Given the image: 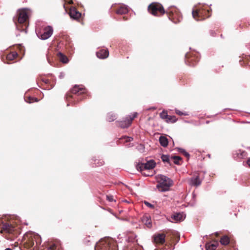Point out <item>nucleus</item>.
Returning <instances> with one entry per match:
<instances>
[{
  "label": "nucleus",
  "instance_id": "30",
  "mask_svg": "<svg viewBox=\"0 0 250 250\" xmlns=\"http://www.w3.org/2000/svg\"><path fill=\"white\" fill-rule=\"evenodd\" d=\"M18 56V53L15 52H13L8 54L6 56L7 60H13Z\"/></svg>",
  "mask_w": 250,
  "mask_h": 250
},
{
  "label": "nucleus",
  "instance_id": "15",
  "mask_svg": "<svg viewBox=\"0 0 250 250\" xmlns=\"http://www.w3.org/2000/svg\"><path fill=\"white\" fill-rule=\"evenodd\" d=\"M160 117L163 119L167 120V122H170L171 123H174L176 121V118L175 116H169L167 114V111H163L160 114Z\"/></svg>",
  "mask_w": 250,
  "mask_h": 250
},
{
  "label": "nucleus",
  "instance_id": "31",
  "mask_svg": "<svg viewBox=\"0 0 250 250\" xmlns=\"http://www.w3.org/2000/svg\"><path fill=\"white\" fill-rule=\"evenodd\" d=\"M171 159L173 161V163L176 165H180V162L182 161V158L178 156H172Z\"/></svg>",
  "mask_w": 250,
  "mask_h": 250
},
{
  "label": "nucleus",
  "instance_id": "33",
  "mask_svg": "<svg viewBox=\"0 0 250 250\" xmlns=\"http://www.w3.org/2000/svg\"><path fill=\"white\" fill-rule=\"evenodd\" d=\"M123 140H125V142H130L133 140V138L131 137H129L127 136H125L123 138H121L120 139V142L123 141Z\"/></svg>",
  "mask_w": 250,
  "mask_h": 250
},
{
  "label": "nucleus",
  "instance_id": "32",
  "mask_svg": "<svg viewBox=\"0 0 250 250\" xmlns=\"http://www.w3.org/2000/svg\"><path fill=\"white\" fill-rule=\"evenodd\" d=\"M161 159L164 162H167L170 165H171L170 162V160L171 159V158H169V156L168 155L163 154L161 156Z\"/></svg>",
  "mask_w": 250,
  "mask_h": 250
},
{
  "label": "nucleus",
  "instance_id": "39",
  "mask_svg": "<svg viewBox=\"0 0 250 250\" xmlns=\"http://www.w3.org/2000/svg\"><path fill=\"white\" fill-rule=\"evenodd\" d=\"M64 77V74L63 72H61L60 73V75L59 76V78L62 79Z\"/></svg>",
  "mask_w": 250,
  "mask_h": 250
},
{
  "label": "nucleus",
  "instance_id": "3",
  "mask_svg": "<svg viewBox=\"0 0 250 250\" xmlns=\"http://www.w3.org/2000/svg\"><path fill=\"white\" fill-rule=\"evenodd\" d=\"M95 250H118L117 243L112 238H105L97 243Z\"/></svg>",
  "mask_w": 250,
  "mask_h": 250
},
{
  "label": "nucleus",
  "instance_id": "28",
  "mask_svg": "<svg viewBox=\"0 0 250 250\" xmlns=\"http://www.w3.org/2000/svg\"><path fill=\"white\" fill-rule=\"evenodd\" d=\"M117 119L115 114L113 113H109L107 115L106 119L108 122H113Z\"/></svg>",
  "mask_w": 250,
  "mask_h": 250
},
{
  "label": "nucleus",
  "instance_id": "26",
  "mask_svg": "<svg viewBox=\"0 0 250 250\" xmlns=\"http://www.w3.org/2000/svg\"><path fill=\"white\" fill-rule=\"evenodd\" d=\"M159 141L162 146L166 147L168 145V141L167 138L165 136H160Z\"/></svg>",
  "mask_w": 250,
  "mask_h": 250
},
{
  "label": "nucleus",
  "instance_id": "18",
  "mask_svg": "<svg viewBox=\"0 0 250 250\" xmlns=\"http://www.w3.org/2000/svg\"><path fill=\"white\" fill-rule=\"evenodd\" d=\"M183 220V216L180 213H176L171 216V219L170 221L171 222L177 223L178 222H181Z\"/></svg>",
  "mask_w": 250,
  "mask_h": 250
},
{
  "label": "nucleus",
  "instance_id": "16",
  "mask_svg": "<svg viewBox=\"0 0 250 250\" xmlns=\"http://www.w3.org/2000/svg\"><path fill=\"white\" fill-rule=\"evenodd\" d=\"M166 237L164 233L156 234L154 236V242L157 244L163 245L165 242Z\"/></svg>",
  "mask_w": 250,
  "mask_h": 250
},
{
  "label": "nucleus",
  "instance_id": "27",
  "mask_svg": "<svg viewBox=\"0 0 250 250\" xmlns=\"http://www.w3.org/2000/svg\"><path fill=\"white\" fill-rule=\"evenodd\" d=\"M233 155L235 157L242 158L245 156V152L241 150H236L233 153Z\"/></svg>",
  "mask_w": 250,
  "mask_h": 250
},
{
  "label": "nucleus",
  "instance_id": "11",
  "mask_svg": "<svg viewBox=\"0 0 250 250\" xmlns=\"http://www.w3.org/2000/svg\"><path fill=\"white\" fill-rule=\"evenodd\" d=\"M70 94H86L88 92L83 85H75L71 89Z\"/></svg>",
  "mask_w": 250,
  "mask_h": 250
},
{
  "label": "nucleus",
  "instance_id": "9",
  "mask_svg": "<svg viewBox=\"0 0 250 250\" xmlns=\"http://www.w3.org/2000/svg\"><path fill=\"white\" fill-rule=\"evenodd\" d=\"M53 32V27L51 26H47L43 29L42 32H38L37 35L41 40H45L49 38Z\"/></svg>",
  "mask_w": 250,
  "mask_h": 250
},
{
  "label": "nucleus",
  "instance_id": "19",
  "mask_svg": "<svg viewBox=\"0 0 250 250\" xmlns=\"http://www.w3.org/2000/svg\"><path fill=\"white\" fill-rule=\"evenodd\" d=\"M47 250H61V246L59 242H54L48 244Z\"/></svg>",
  "mask_w": 250,
  "mask_h": 250
},
{
  "label": "nucleus",
  "instance_id": "46",
  "mask_svg": "<svg viewBox=\"0 0 250 250\" xmlns=\"http://www.w3.org/2000/svg\"><path fill=\"white\" fill-rule=\"evenodd\" d=\"M215 235H216V236H217H217H218V233L217 232H216V233H215Z\"/></svg>",
  "mask_w": 250,
  "mask_h": 250
},
{
  "label": "nucleus",
  "instance_id": "37",
  "mask_svg": "<svg viewBox=\"0 0 250 250\" xmlns=\"http://www.w3.org/2000/svg\"><path fill=\"white\" fill-rule=\"evenodd\" d=\"M74 99L73 95H66V99L67 101H70Z\"/></svg>",
  "mask_w": 250,
  "mask_h": 250
},
{
  "label": "nucleus",
  "instance_id": "41",
  "mask_svg": "<svg viewBox=\"0 0 250 250\" xmlns=\"http://www.w3.org/2000/svg\"><path fill=\"white\" fill-rule=\"evenodd\" d=\"M156 109V107H150V108L147 109V110H155Z\"/></svg>",
  "mask_w": 250,
  "mask_h": 250
},
{
  "label": "nucleus",
  "instance_id": "38",
  "mask_svg": "<svg viewBox=\"0 0 250 250\" xmlns=\"http://www.w3.org/2000/svg\"><path fill=\"white\" fill-rule=\"evenodd\" d=\"M91 242V240H90V238L89 236H88V237H86L84 239V242L88 245L89 243H90Z\"/></svg>",
  "mask_w": 250,
  "mask_h": 250
},
{
  "label": "nucleus",
  "instance_id": "23",
  "mask_svg": "<svg viewBox=\"0 0 250 250\" xmlns=\"http://www.w3.org/2000/svg\"><path fill=\"white\" fill-rule=\"evenodd\" d=\"M24 100L28 103H32L35 102H38V100L37 98H35L31 95H24Z\"/></svg>",
  "mask_w": 250,
  "mask_h": 250
},
{
  "label": "nucleus",
  "instance_id": "2",
  "mask_svg": "<svg viewBox=\"0 0 250 250\" xmlns=\"http://www.w3.org/2000/svg\"><path fill=\"white\" fill-rule=\"evenodd\" d=\"M41 243V238L38 234L28 232L23 236L22 244L25 249L38 250V245Z\"/></svg>",
  "mask_w": 250,
  "mask_h": 250
},
{
  "label": "nucleus",
  "instance_id": "13",
  "mask_svg": "<svg viewBox=\"0 0 250 250\" xmlns=\"http://www.w3.org/2000/svg\"><path fill=\"white\" fill-rule=\"evenodd\" d=\"M202 183V179L200 178V174L196 173L194 176L189 180V185L198 187L201 185Z\"/></svg>",
  "mask_w": 250,
  "mask_h": 250
},
{
  "label": "nucleus",
  "instance_id": "45",
  "mask_svg": "<svg viewBox=\"0 0 250 250\" xmlns=\"http://www.w3.org/2000/svg\"><path fill=\"white\" fill-rule=\"evenodd\" d=\"M5 250H12L10 248H6Z\"/></svg>",
  "mask_w": 250,
  "mask_h": 250
},
{
  "label": "nucleus",
  "instance_id": "20",
  "mask_svg": "<svg viewBox=\"0 0 250 250\" xmlns=\"http://www.w3.org/2000/svg\"><path fill=\"white\" fill-rule=\"evenodd\" d=\"M142 222L148 228H150L152 226L151 220L149 216L145 215L142 218Z\"/></svg>",
  "mask_w": 250,
  "mask_h": 250
},
{
  "label": "nucleus",
  "instance_id": "25",
  "mask_svg": "<svg viewBox=\"0 0 250 250\" xmlns=\"http://www.w3.org/2000/svg\"><path fill=\"white\" fill-rule=\"evenodd\" d=\"M58 57H59L60 61L62 63H66L68 62H69V60H68V59L67 58V57L65 55H64L63 54H62V53H61L60 52H59L58 53Z\"/></svg>",
  "mask_w": 250,
  "mask_h": 250
},
{
  "label": "nucleus",
  "instance_id": "34",
  "mask_svg": "<svg viewBox=\"0 0 250 250\" xmlns=\"http://www.w3.org/2000/svg\"><path fill=\"white\" fill-rule=\"evenodd\" d=\"M180 152L184 155L186 157H187V158H189V154L187 152H186L184 149H180Z\"/></svg>",
  "mask_w": 250,
  "mask_h": 250
},
{
  "label": "nucleus",
  "instance_id": "21",
  "mask_svg": "<svg viewBox=\"0 0 250 250\" xmlns=\"http://www.w3.org/2000/svg\"><path fill=\"white\" fill-rule=\"evenodd\" d=\"M192 15L193 18L196 21H200L199 19L200 16L203 15V12L200 10H193L192 11Z\"/></svg>",
  "mask_w": 250,
  "mask_h": 250
},
{
  "label": "nucleus",
  "instance_id": "14",
  "mask_svg": "<svg viewBox=\"0 0 250 250\" xmlns=\"http://www.w3.org/2000/svg\"><path fill=\"white\" fill-rule=\"evenodd\" d=\"M69 14L70 18L74 20H78L82 15V14L74 7L70 9Z\"/></svg>",
  "mask_w": 250,
  "mask_h": 250
},
{
  "label": "nucleus",
  "instance_id": "35",
  "mask_svg": "<svg viewBox=\"0 0 250 250\" xmlns=\"http://www.w3.org/2000/svg\"><path fill=\"white\" fill-rule=\"evenodd\" d=\"M106 197V199L109 202H112L114 201L113 196L111 195H107Z\"/></svg>",
  "mask_w": 250,
  "mask_h": 250
},
{
  "label": "nucleus",
  "instance_id": "6",
  "mask_svg": "<svg viewBox=\"0 0 250 250\" xmlns=\"http://www.w3.org/2000/svg\"><path fill=\"white\" fill-rule=\"evenodd\" d=\"M149 12L154 16H159V14L163 15L165 13V11L162 4L153 2L150 4L148 7Z\"/></svg>",
  "mask_w": 250,
  "mask_h": 250
},
{
  "label": "nucleus",
  "instance_id": "29",
  "mask_svg": "<svg viewBox=\"0 0 250 250\" xmlns=\"http://www.w3.org/2000/svg\"><path fill=\"white\" fill-rule=\"evenodd\" d=\"M220 242L222 245H227L229 243V239L227 236L225 235L221 238Z\"/></svg>",
  "mask_w": 250,
  "mask_h": 250
},
{
  "label": "nucleus",
  "instance_id": "44",
  "mask_svg": "<svg viewBox=\"0 0 250 250\" xmlns=\"http://www.w3.org/2000/svg\"><path fill=\"white\" fill-rule=\"evenodd\" d=\"M247 164L249 166V167H250V159H249L248 161H247Z\"/></svg>",
  "mask_w": 250,
  "mask_h": 250
},
{
  "label": "nucleus",
  "instance_id": "8",
  "mask_svg": "<svg viewBox=\"0 0 250 250\" xmlns=\"http://www.w3.org/2000/svg\"><path fill=\"white\" fill-rule=\"evenodd\" d=\"M166 12L168 14L169 19L171 20L173 22L176 23L180 21L181 20L180 14L175 8L172 9H169Z\"/></svg>",
  "mask_w": 250,
  "mask_h": 250
},
{
  "label": "nucleus",
  "instance_id": "42",
  "mask_svg": "<svg viewBox=\"0 0 250 250\" xmlns=\"http://www.w3.org/2000/svg\"><path fill=\"white\" fill-rule=\"evenodd\" d=\"M176 114H179V115H182V112L181 111H176Z\"/></svg>",
  "mask_w": 250,
  "mask_h": 250
},
{
  "label": "nucleus",
  "instance_id": "22",
  "mask_svg": "<svg viewBox=\"0 0 250 250\" xmlns=\"http://www.w3.org/2000/svg\"><path fill=\"white\" fill-rule=\"evenodd\" d=\"M128 11L127 6L123 5L121 6L117 10L116 13L117 14L123 15L127 13Z\"/></svg>",
  "mask_w": 250,
  "mask_h": 250
},
{
  "label": "nucleus",
  "instance_id": "12",
  "mask_svg": "<svg viewBox=\"0 0 250 250\" xmlns=\"http://www.w3.org/2000/svg\"><path fill=\"white\" fill-rule=\"evenodd\" d=\"M18 21L20 24H22L26 22L28 19V15L26 10L22 9L19 10L17 13Z\"/></svg>",
  "mask_w": 250,
  "mask_h": 250
},
{
  "label": "nucleus",
  "instance_id": "1",
  "mask_svg": "<svg viewBox=\"0 0 250 250\" xmlns=\"http://www.w3.org/2000/svg\"><path fill=\"white\" fill-rule=\"evenodd\" d=\"M0 232L7 240H14L21 233L19 225L11 222L2 223L0 226Z\"/></svg>",
  "mask_w": 250,
  "mask_h": 250
},
{
  "label": "nucleus",
  "instance_id": "5",
  "mask_svg": "<svg viewBox=\"0 0 250 250\" xmlns=\"http://www.w3.org/2000/svg\"><path fill=\"white\" fill-rule=\"evenodd\" d=\"M158 184L157 188L160 191H166L169 190V188L173 185V181L166 176L160 175L157 178Z\"/></svg>",
  "mask_w": 250,
  "mask_h": 250
},
{
  "label": "nucleus",
  "instance_id": "47",
  "mask_svg": "<svg viewBox=\"0 0 250 250\" xmlns=\"http://www.w3.org/2000/svg\"><path fill=\"white\" fill-rule=\"evenodd\" d=\"M17 29H19V27L18 26V25H17Z\"/></svg>",
  "mask_w": 250,
  "mask_h": 250
},
{
  "label": "nucleus",
  "instance_id": "36",
  "mask_svg": "<svg viewBox=\"0 0 250 250\" xmlns=\"http://www.w3.org/2000/svg\"><path fill=\"white\" fill-rule=\"evenodd\" d=\"M144 204L148 207L150 208H154V206L153 205L149 203V202H147V201H145L144 202Z\"/></svg>",
  "mask_w": 250,
  "mask_h": 250
},
{
  "label": "nucleus",
  "instance_id": "10",
  "mask_svg": "<svg viewBox=\"0 0 250 250\" xmlns=\"http://www.w3.org/2000/svg\"><path fill=\"white\" fill-rule=\"evenodd\" d=\"M185 62L188 65L194 66L196 65L199 61L198 56L196 55H190V54L187 53L185 55Z\"/></svg>",
  "mask_w": 250,
  "mask_h": 250
},
{
  "label": "nucleus",
  "instance_id": "24",
  "mask_svg": "<svg viewBox=\"0 0 250 250\" xmlns=\"http://www.w3.org/2000/svg\"><path fill=\"white\" fill-rule=\"evenodd\" d=\"M218 245L217 241H214L211 243H208L206 245L207 250H215Z\"/></svg>",
  "mask_w": 250,
  "mask_h": 250
},
{
  "label": "nucleus",
  "instance_id": "43",
  "mask_svg": "<svg viewBox=\"0 0 250 250\" xmlns=\"http://www.w3.org/2000/svg\"><path fill=\"white\" fill-rule=\"evenodd\" d=\"M136 237V236H134V237H132V239L131 238V237H129L128 238L129 239V241H132V239Z\"/></svg>",
  "mask_w": 250,
  "mask_h": 250
},
{
  "label": "nucleus",
  "instance_id": "17",
  "mask_svg": "<svg viewBox=\"0 0 250 250\" xmlns=\"http://www.w3.org/2000/svg\"><path fill=\"white\" fill-rule=\"evenodd\" d=\"M96 55L98 58L104 59L108 57L109 51L107 49H101L96 52Z\"/></svg>",
  "mask_w": 250,
  "mask_h": 250
},
{
  "label": "nucleus",
  "instance_id": "40",
  "mask_svg": "<svg viewBox=\"0 0 250 250\" xmlns=\"http://www.w3.org/2000/svg\"><path fill=\"white\" fill-rule=\"evenodd\" d=\"M103 164H104V161H102L99 162V164L98 165H96V166H101V165H103Z\"/></svg>",
  "mask_w": 250,
  "mask_h": 250
},
{
  "label": "nucleus",
  "instance_id": "4",
  "mask_svg": "<svg viewBox=\"0 0 250 250\" xmlns=\"http://www.w3.org/2000/svg\"><path fill=\"white\" fill-rule=\"evenodd\" d=\"M156 166V163L153 160H150L146 163L138 164L136 166L137 170H139L142 174L146 176H151L153 175L152 172L148 170L153 169Z\"/></svg>",
  "mask_w": 250,
  "mask_h": 250
},
{
  "label": "nucleus",
  "instance_id": "7",
  "mask_svg": "<svg viewBox=\"0 0 250 250\" xmlns=\"http://www.w3.org/2000/svg\"><path fill=\"white\" fill-rule=\"evenodd\" d=\"M137 112H134L132 116L129 115L126 117L125 121H117L116 125L123 128H127L131 125L133 120L137 117Z\"/></svg>",
  "mask_w": 250,
  "mask_h": 250
}]
</instances>
